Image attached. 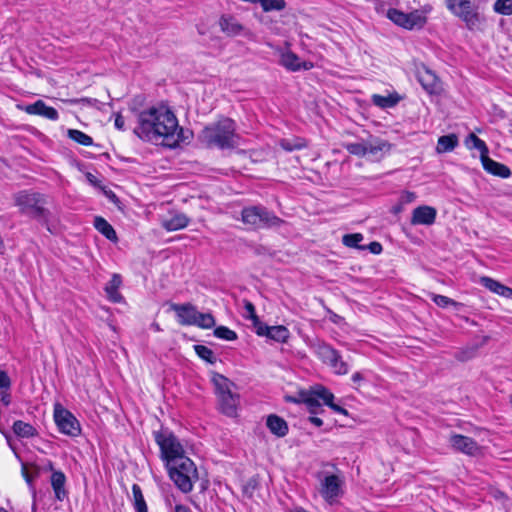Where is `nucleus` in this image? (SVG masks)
I'll use <instances>...</instances> for the list:
<instances>
[{"mask_svg":"<svg viewBox=\"0 0 512 512\" xmlns=\"http://www.w3.org/2000/svg\"><path fill=\"white\" fill-rule=\"evenodd\" d=\"M183 130L175 114L165 106L150 107L138 114V126L134 133L142 140L157 141L162 138L166 145L174 146L183 140Z\"/></svg>","mask_w":512,"mask_h":512,"instance_id":"f257e3e1","label":"nucleus"},{"mask_svg":"<svg viewBox=\"0 0 512 512\" xmlns=\"http://www.w3.org/2000/svg\"><path fill=\"white\" fill-rule=\"evenodd\" d=\"M199 139L207 148L233 149L238 145L239 140L236 123L230 118H221L206 126L201 131Z\"/></svg>","mask_w":512,"mask_h":512,"instance_id":"f03ea898","label":"nucleus"},{"mask_svg":"<svg viewBox=\"0 0 512 512\" xmlns=\"http://www.w3.org/2000/svg\"><path fill=\"white\" fill-rule=\"evenodd\" d=\"M241 221L253 230L278 228L284 220L263 205H251L241 211Z\"/></svg>","mask_w":512,"mask_h":512,"instance_id":"7ed1b4c3","label":"nucleus"},{"mask_svg":"<svg viewBox=\"0 0 512 512\" xmlns=\"http://www.w3.org/2000/svg\"><path fill=\"white\" fill-rule=\"evenodd\" d=\"M169 476L174 484L183 493L193 489V483L198 479V472L194 462L188 457H180L179 462L166 466Z\"/></svg>","mask_w":512,"mask_h":512,"instance_id":"20e7f679","label":"nucleus"},{"mask_svg":"<svg viewBox=\"0 0 512 512\" xmlns=\"http://www.w3.org/2000/svg\"><path fill=\"white\" fill-rule=\"evenodd\" d=\"M155 441L160 447L161 457L166 466L179 462L184 455V449L178 438L168 430H161L154 433Z\"/></svg>","mask_w":512,"mask_h":512,"instance_id":"39448f33","label":"nucleus"},{"mask_svg":"<svg viewBox=\"0 0 512 512\" xmlns=\"http://www.w3.org/2000/svg\"><path fill=\"white\" fill-rule=\"evenodd\" d=\"M447 8L469 29H474L480 22V14L471 0H446Z\"/></svg>","mask_w":512,"mask_h":512,"instance_id":"423d86ee","label":"nucleus"},{"mask_svg":"<svg viewBox=\"0 0 512 512\" xmlns=\"http://www.w3.org/2000/svg\"><path fill=\"white\" fill-rule=\"evenodd\" d=\"M319 493L330 505L337 502L343 494L344 480L338 474L323 473L319 476Z\"/></svg>","mask_w":512,"mask_h":512,"instance_id":"0eeeda50","label":"nucleus"},{"mask_svg":"<svg viewBox=\"0 0 512 512\" xmlns=\"http://www.w3.org/2000/svg\"><path fill=\"white\" fill-rule=\"evenodd\" d=\"M15 203L22 213L37 218L46 217V209L43 207L42 196L38 193L20 192L15 196Z\"/></svg>","mask_w":512,"mask_h":512,"instance_id":"6e6552de","label":"nucleus"},{"mask_svg":"<svg viewBox=\"0 0 512 512\" xmlns=\"http://www.w3.org/2000/svg\"><path fill=\"white\" fill-rule=\"evenodd\" d=\"M54 420L59 431L63 434L76 437L81 433L79 421L61 404H55L54 406Z\"/></svg>","mask_w":512,"mask_h":512,"instance_id":"1a4fd4ad","label":"nucleus"},{"mask_svg":"<svg viewBox=\"0 0 512 512\" xmlns=\"http://www.w3.org/2000/svg\"><path fill=\"white\" fill-rule=\"evenodd\" d=\"M387 17L396 25L408 30L422 28L427 21V18L419 10L404 13L398 9L390 8L387 11Z\"/></svg>","mask_w":512,"mask_h":512,"instance_id":"9d476101","label":"nucleus"},{"mask_svg":"<svg viewBox=\"0 0 512 512\" xmlns=\"http://www.w3.org/2000/svg\"><path fill=\"white\" fill-rule=\"evenodd\" d=\"M416 77L423 89L429 94H439L442 90L438 76L427 66L420 65L416 70Z\"/></svg>","mask_w":512,"mask_h":512,"instance_id":"9b49d317","label":"nucleus"},{"mask_svg":"<svg viewBox=\"0 0 512 512\" xmlns=\"http://www.w3.org/2000/svg\"><path fill=\"white\" fill-rule=\"evenodd\" d=\"M449 443L454 450L469 456H478L482 453L481 447L475 440L461 434H452Z\"/></svg>","mask_w":512,"mask_h":512,"instance_id":"f8f14e48","label":"nucleus"},{"mask_svg":"<svg viewBox=\"0 0 512 512\" xmlns=\"http://www.w3.org/2000/svg\"><path fill=\"white\" fill-rule=\"evenodd\" d=\"M321 390H328L324 386L318 385L312 388L310 391H301L299 393L300 399H296L294 397H287V401L289 402H303L308 407L311 413H316V410L320 407V401L323 402V395Z\"/></svg>","mask_w":512,"mask_h":512,"instance_id":"ddd939ff","label":"nucleus"},{"mask_svg":"<svg viewBox=\"0 0 512 512\" xmlns=\"http://www.w3.org/2000/svg\"><path fill=\"white\" fill-rule=\"evenodd\" d=\"M171 309L176 313L177 321L180 325H194L196 323L197 309L190 303L171 304Z\"/></svg>","mask_w":512,"mask_h":512,"instance_id":"4468645a","label":"nucleus"},{"mask_svg":"<svg viewBox=\"0 0 512 512\" xmlns=\"http://www.w3.org/2000/svg\"><path fill=\"white\" fill-rule=\"evenodd\" d=\"M255 331L259 336H266L269 339L281 343L286 342L290 336V332L285 326H268L263 322L255 329Z\"/></svg>","mask_w":512,"mask_h":512,"instance_id":"2eb2a0df","label":"nucleus"},{"mask_svg":"<svg viewBox=\"0 0 512 512\" xmlns=\"http://www.w3.org/2000/svg\"><path fill=\"white\" fill-rule=\"evenodd\" d=\"M437 211L431 206H419L413 210L411 223L413 225H432L435 222Z\"/></svg>","mask_w":512,"mask_h":512,"instance_id":"dca6fc26","label":"nucleus"},{"mask_svg":"<svg viewBox=\"0 0 512 512\" xmlns=\"http://www.w3.org/2000/svg\"><path fill=\"white\" fill-rule=\"evenodd\" d=\"M24 111L30 115H39L49 120H57L59 114L57 110L51 106H47L42 100H37L33 104L26 105Z\"/></svg>","mask_w":512,"mask_h":512,"instance_id":"f3484780","label":"nucleus"},{"mask_svg":"<svg viewBox=\"0 0 512 512\" xmlns=\"http://www.w3.org/2000/svg\"><path fill=\"white\" fill-rule=\"evenodd\" d=\"M219 410L228 417L237 415L239 405V395L233 392L218 396Z\"/></svg>","mask_w":512,"mask_h":512,"instance_id":"a211bd4d","label":"nucleus"},{"mask_svg":"<svg viewBox=\"0 0 512 512\" xmlns=\"http://www.w3.org/2000/svg\"><path fill=\"white\" fill-rule=\"evenodd\" d=\"M218 23L221 31L228 37L238 36L244 29L243 25L232 15H222Z\"/></svg>","mask_w":512,"mask_h":512,"instance_id":"6ab92c4d","label":"nucleus"},{"mask_svg":"<svg viewBox=\"0 0 512 512\" xmlns=\"http://www.w3.org/2000/svg\"><path fill=\"white\" fill-rule=\"evenodd\" d=\"M481 163L484 170L494 176H498L504 179L511 176V170L508 166L494 161L493 159L489 158V156L483 157Z\"/></svg>","mask_w":512,"mask_h":512,"instance_id":"aec40b11","label":"nucleus"},{"mask_svg":"<svg viewBox=\"0 0 512 512\" xmlns=\"http://www.w3.org/2000/svg\"><path fill=\"white\" fill-rule=\"evenodd\" d=\"M281 64L285 68H287L288 70H291V71H299L301 69L310 70L311 68H313L312 62H309V61L301 62L300 58L292 52H287L282 55Z\"/></svg>","mask_w":512,"mask_h":512,"instance_id":"412c9836","label":"nucleus"},{"mask_svg":"<svg viewBox=\"0 0 512 512\" xmlns=\"http://www.w3.org/2000/svg\"><path fill=\"white\" fill-rule=\"evenodd\" d=\"M266 426L272 434L280 438L286 436L289 430L287 422L276 414L267 417Z\"/></svg>","mask_w":512,"mask_h":512,"instance_id":"4be33fe9","label":"nucleus"},{"mask_svg":"<svg viewBox=\"0 0 512 512\" xmlns=\"http://www.w3.org/2000/svg\"><path fill=\"white\" fill-rule=\"evenodd\" d=\"M480 283L489 291L505 298H512V288L487 276L481 277Z\"/></svg>","mask_w":512,"mask_h":512,"instance_id":"5701e85b","label":"nucleus"},{"mask_svg":"<svg viewBox=\"0 0 512 512\" xmlns=\"http://www.w3.org/2000/svg\"><path fill=\"white\" fill-rule=\"evenodd\" d=\"M189 224V218L184 213H176L161 221V226L167 231H177Z\"/></svg>","mask_w":512,"mask_h":512,"instance_id":"b1692460","label":"nucleus"},{"mask_svg":"<svg viewBox=\"0 0 512 512\" xmlns=\"http://www.w3.org/2000/svg\"><path fill=\"white\" fill-rule=\"evenodd\" d=\"M50 482L55 493V498L59 501L64 500V498L67 496V491L65 489V474L62 471H53Z\"/></svg>","mask_w":512,"mask_h":512,"instance_id":"393cba45","label":"nucleus"},{"mask_svg":"<svg viewBox=\"0 0 512 512\" xmlns=\"http://www.w3.org/2000/svg\"><path fill=\"white\" fill-rule=\"evenodd\" d=\"M391 144L385 140L374 138L366 141V153L376 158H380L383 154L389 152Z\"/></svg>","mask_w":512,"mask_h":512,"instance_id":"a878e982","label":"nucleus"},{"mask_svg":"<svg viewBox=\"0 0 512 512\" xmlns=\"http://www.w3.org/2000/svg\"><path fill=\"white\" fill-rule=\"evenodd\" d=\"M121 284H122L121 276L118 274H113L112 278L105 286V292H106L108 298L115 303H118L122 300V296L118 292V289L121 286Z\"/></svg>","mask_w":512,"mask_h":512,"instance_id":"bb28decb","label":"nucleus"},{"mask_svg":"<svg viewBox=\"0 0 512 512\" xmlns=\"http://www.w3.org/2000/svg\"><path fill=\"white\" fill-rule=\"evenodd\" d=\"M212 382L215 386L217 397L232 392L234 384L227 377L219 373H214L212 376Z\"/></svg>","mask_w":512,"mask_h":512,"instance_id":"cd10ccee","label":"nucleus"},{"mask_svg":"<svg viewBox=\"0 0 512 512\" xmlns=\"http://www.w3.org/2000/svg\"><path fill=\"white\" fill-rule=\"evenodd\" d=\"M458 145V137L455 134H449L439 137L436 151L437 153H446L455 149Z\"/></svg>","mask_w":512,"mask_h":512,"instance_id":"c85d7f7f","label":"nucleus"},{"mask_svg":"<svg viewBox=\"0 0 512 512\" xmlns=\"http://www.w3.org/2000/svg\"><path fill=\"white\" fill-rule=\"evenodd\" d=\"M95 228L104 235L108 240L116 241L117 234L114 228L102 217H95L94 219Z\"/></svg>","mask_w":512,"mask_h":512,"instance_id":"c756f323","label":"nucleus"},{"mask_svg":"<svg viewBox=\"0 0 512 512\" xmlns=\"http://www.w3.org/2000/svg\"><path fill=\"white\" fill-rule=\"evenodd\" d=\"M314 352L323 363L327 364L338 351L329 344L321 342L314 345Z\"/></svg>","mask_w":512,"mask_h":512,"instance_id":"7c9ffc66","label":"nucleus"},{"mask_svg":"<svg viewBox=\"0 0 512 512\" xmlns=\"http://www.w3.org/2000/svg\"><path fill=\"white\" fill-rule=\"evenodd\" d=\"M400 96L396 93L390 94L388 96H382L378 94H374L372 96V102L374 105L380 108H391L397 105L400 101Z\"/></svg>","mask_w":512,"mask_h":512,"instance_id":"2f4dec72","label":"nucleus"},{"mask_svg":"<svg viewBox=\"0 0 512 512\" xmlns=\"http://www.w3.org/2000/svg\"><path fill=\"white\" fill-rule=\"evenodd\" d=\"M14 433L22 438H29L36 435V429L29 423L17 420L13 424Z\"/></svg>","mask_w":512,"mask_h":512,"instance_id":"473e14b6","label":"nucleus"},{"mask_svg":"<svg viewBox=\"0 0 512 512\" xmlns=\"http://www.w3.org/2000/svg\"><path fill=\"white\" fill-rule=\"evenodd\" d=\"M327 365L335 374L338 375H345L349 372V366L345 361H343L339 352H337L336 356L332 357V359L328 361Z\"/></svg>","mask_w":512,"mask_h":512,"instance_id":"72a5a7b5","label":"nucleus"},{"mask_svg":"<svg viewBox=\"0 0 512 512\" xmlns=\"http://www.w3.org/2000/svg\"><path fill=\"white\" fill-rule=\"evenodd\" d=\"M467 145L469 148L477 149L480 152V159L483 160V157L488 156V147L486 143L477 137L475 134L471 133L467 138Z\"/></svg>","mask_w":512,"mask_h":512,"instance_id":"f704fd0d","label":"nucleus"},{"mask_svg":"<svg viewBox=\"0 0 512 512\" xmlns=\"http://www.w3.org/2000/svg\"><path fill=\"white\" fill-rule=\"evenodd\" d=\"M132 494H133L135 511L136 512H148L146 501L144 499L142 490L138 484H133Z\"/></svg>","mask_w":512,"mask_h":512,"instance_id":"c9c22d12","label":"nucleus"},{"mask_svg":"<svg viewBox=\"0 0 512 512\" xmlns=\"http://www.w3.org/2000/svg\"><path fill=\"white\" fill-rule=\"evenodd\" d=\"M363 240V235L361 233H352L345 234L342 237V243L349 248H355L359 250H366L365 245H360V242Z\"/></svg>","mask_w":512,"mask_h":512,"instance_id":"e433bc0d","label":"nucleus"},{"mask_svg":"<svg viewBox=\"0 0 512 512\" xmlns=\"http://www.w3.org/2000/svg\"><path fill=\"white\" fill-rule=\"evenodd\" d=\"M68 136L70 139L74 140L75 142L83 146H90L93 144V139L89 135L85 134L80 130L69 129Z\"/></svg>","mask_w":512,"mask_h":512,"instance_id":"4c0bfd02","label":"nucleus"},{"mask_svg":"<svg viewBox=\"0 0 512 512\" xmlns=\"http://www.w3.org/2000/svg\"><path fill=\"white\" fill-rule=\"evenodd\" d=\"M257 3L261 5L265 12L281 11L286 7L285 0H258Z\"/></svg>","mask_w":512,"mask_h":512,"instance_id":"58836bf2","label":"nucleus"},{"mask_svg":"<svg viewBox=\"0 0 512 512\" xmlns=\"http://www.w3.org/2000/svg\"><path fill=\"white\" fill-rule=\"evenodd\" d=\"M194 350H195L196 354L201 359H203L204 361H206L210 364H214L217 361V358H216L214 352L207 346L195 345Z\"/></svg>","mask_w":512,"mask_h":512,"instance_id":"ea45409f","label":"nucleus"},{"mask_svg":"<svg viewBox=\"0 0 512 512\" xmlns=\"http://www.w3.org/2000/svg\"><path fill=\"white\" fill-rule=\"evenodd\" d=\"M195 326L203 329H210L215 325V319L210 313H197Z\"/></svg>","mask_w":512,"mask_h":512,"instance_id":"a19ab883","label":"nucleus"},{"mask_svg":"<svg viewBox=\"0 0 512 512\" xmlns=\"http://www.w3.org/2000/svg\"><path fill=\"white\" fill-rule=\"evenodd\" d=\"M321 391L323 393V395H321V396L325 397V398H323V403L325 405L329 406L333 411H335L337 413L344 414V415L348 414V412L345 408H343L333 402L334 395L329 390H321Z\"/></svg>","mask_w":512,"mask_h":512,"instance_id":"79ce46f5","label":"nucleus"},{"mask_svg":"<svg viewBox=\"0 0 512 512\" xmlns=\"http://www.w3.org/2000/svg\"><path fill=\"white\" fill-rule=\"evenodd\" d=\"M214 335L219 339L227 341H233L237 339L236 332L229 329L226 326H218L217 328H215Z\"/></svg>","mask_w":512,"mask_h":512,"instance_id":"37998d69","label":"nucleus"},{"mask_svg":"<svg viewBox=\"0 0 512 512\" xmlns=\"http://www.w3.org/2000/svg\"><path fill=\"white\" fill-rule=\"evenodd\" d=\"M346 150L355 156L363 157L366 153V142L361 143H348L345 145Z\"/></svg>","mask_w":512,"mask_h":512,"instance_id":"c03bdc74","label":"nucleus"},{"mask_svg":"<svg viewBox=\"0 0 512 512\" xmlns=\"http://www.w3.org/2000/svg\"><path fill=\"white\" fill-rule=\"evenodd\" d=\"M495 12L502 15L512 14V0H497L494 3Z\"/></svg>","mask_w":512,"mask_h":512,"instance_id":"a18cd8bd","label":"nucleus"},{"mask_svg":"<svg viewBox=\"0 0 512 512\" xmlns=\"http://www.w3.org/2000/svg\"><path fill=\"white\" fill-rule=\"evenodd\" d=\"M244 308L247 312L246 317L252 321V324L256 329L262 323V321L257 316L254 305L250 301H245Z\"/></svg>","mask_w":512,"mask_h":512,"instance_id":"49530a36","label":"nucleus"},{"mask_svg":"<svg viewBox=\"0 0 512 512\" xmlns=\"http://www.w3.org/2000/svg\"><path fill=\"white\" fill-rule=\"evenodd\" d=\"M433 301L434 303L439 306V307H442V308H445L449 305H454L456 306L458 303L456 301H454L453 299L447 297V296H444V295H433Z\"/></svg>","mask_w":512,"mask_h":512,"instance_id":"de8ad7c7","label":"nucleus"},{"mask_svg":"<svg viewBox=\"0 0 512 512\" xmlns=\"http://www.w3.org/2000/svg\"><path fill=\"white\" fill-rule=\"evenodd\" d=\"M280 145L286 151H293V150L301 149L302 147L305 146V144L300 140H298L295 143H292L288 139L281 140Z\"/></svg>","mask_w":512,"mask_h":512,"instance_id":"09e8293b","label":"nucleus"},{"mask_svg":"<svg viewBox=\"0 0 512 512\" xmlns=\"http://www.w3.org/2000/svg\"><path fill=\"white\" fill-rule=\"evenodd\" d=\"M11 388V379L7 372L0 369V390L8 391Z\"/></svg>","mask_w":512,"mask_h":512,"instance_id":"8fccbe9b","label":"nucleus"},{"mask_svg":"<svg viewBox=\"0 0 512 512\" xmlns=\"http://www.w3.org/2000/svg\"><path fill=\"white\" fill-rule=\"evenodd\" d=\"M372 254H380L382 252V245L379 242L373 241L369 245L366 246Z\"/></svg>","mask_w":512,"mask_h":512,"instance_id":"3c124183","label":"nucleus"},{"mask_svg":"<svg viewBox=\"0 0 512 512\" xmlns=\"http://www.w3.org/2000/svg\"><path fill=\"white\" fill-rule=\"evenodd\" d=\"M114 124L118 130H124L125 122H124V118L120 114L116 115Z\"/></svg>","mask_w":512,"mask_h":512,"instance_id":"603ef678","label":"nucleus"},{"mask_svg":"<svg viewBox=\"0 0 512 512\" xmlns=\"http://www.w3.org/2000/svg\"><path fill=\"white\" fill-rule=\"evenodd\" d=\"M1 402L5 406H8L10 404V402H11L10 394L7 393V391H5V390H2Z\"/></svg>","mask_w":512,"mask_h":512,"instance_id":"864d4df0","label":"nucleus"},{"mask_svg":"<svg viewBox=\"0 0 512 512\" xmlns=\"http://www.w3.org/2000/svg\"><path fill=\"white\" fill-rule=\"evenodd\" d=\"M105 195L111 202H113V203L119 202L117 195L113 191H111V190L105 191Z\"/></svg>","mask_w":512,"mask_h":512,"instance_id":"5fc2aeb1","label":"nucleus"},{"mask_svg":"<svg viewBox=\"0 0 512 512\" xmlns=\"http://www.w3.org/2000/svg\"><path fill=\"white\" fill-rule=\"evenodd\" d=\"M309 421H310L313 425H315L316 427H320V426H322V424H323L322 419H321V418H319V417H316V416H311V417H309Z\"/></svg>","mask_w":512,"mask_h":512,"instance_id":"6e6d98bb","label":"nucleus"},{"mask_svg":"<svg viewBox=\"0 0 512 512\" xmlns=\"http://www.w3.org/2000/svg\"><path fill=\"white\" fill-rule=\"evenodd\" d=\"M22 474L26 480V482L31 485L32 484V481H33V477L28 473V471L26 470V467L23 466V469H22Z\"/></svg>","mask_w":512,"mask_h":512,"instance_id":"4d7b16f0","label":"nucleus"},{"mask_svg":"<svg viewBox=\"0 0 512 512\" xmlns=\"http://www.w3.org/2000/svg\"><path fill=\"white\" fill-rule=\"evenodd\" d=\"M175 512H192L191 509L186 506V505H182V504H177L175 506Z\"/></svg>","mask_w":512,"mask_h":512,"instance_id":"13d9d810","label":"nucleus"},{"mask_svg":"<svg viewBox=\"0 0 512 512\" xmlns=\"http://www.w3.org/2000/svg\"><path fill=\"white\" fill-rule=\"evenodd\" d=\"M363 379H364L363 375L360 372H356L352 375V381L354 383H358V382L362 381Z\"/></svg>","mask_w":512,"mask_h":512,"instance_id":"bf43d9fd","label":"nucleus"},{"mask_svg":"<svg viewBox=\"0 0 512 512\" xmlns=\"http://www.w3.org/2000/svg\"><path fill=\"white\" fill-rule=\"evenodd\" d=\"M492 494L495 499L501 500L504 498V493L499 490L493 491Z\"/></svg>","mask_w":512,"mask_h":512,"instance_id":"052dcab7","label":"nucleus"},{"mask_svg":"<svg viewBox=\"0 0 512 512\" xmlns=\"http://www.w3.org/2000/svg\"><path fill=\"white\" fill-rule=\"evenodd\" d=\"M87 179H88V181H89L91 184H93V185H97V182H98V181H97L96 177H95L93 174L88 173V174H87Z\"/></svg>","mask_w":512,"mask_h":512,"instance_id":"680f3d73","label":"nucleus"},{"mask_svg":"<svg viewBox=\"0 0 512 512\" xmlns=\"http://www.w3.org/2000/svg\"><path fill=\"white\" fill-rule=\"evenodd\" d=\"M293 512H308L303 508H296Z\"/></svg>","mask_w":512,"mask_h":512,"instance_id":"e2e57ef3","label":"nucleus"},{"mask_svg":"<svg viewBox=\"0 0 512 512\" xmlns=\"http://www.w3.org/2000/svg\"><path fill=\"white\" fill-rule=\"evenodd\" d=\"M48 469L51 470L52 472L54 471L52 462H49Z\"/></svg>","mask_w":512,"mask_h":512,"instance_id":"0e129e2a","label":"nucleus"},{"mask_svg":"<svg viewBox=\"0 0 512 512\" xmlns=\"http://www.w3.org/2000/svg\"><path fill=\"white\" fill-rule=\"evenodd\" d=\"M0 512H8V511H7L6 509H4V508H2V507H1V508H0Z\"/></svg>","mask_w":512,"mask_h":512,"instance_id":"69168bd1","label":"nucleus"},{"mask_svg":"<svg viewBox=\"0 0 512 512\" xmlns=\"http://www.w3.org/2000/svg\"><path fill=\"white\" fill-rule=\"evenodd\" d=\"M32 509H33V511H35V509H36L35 503L33 504Z\"/></svg>","mask_w":512,"mask_h":512,"instance_id":"338daca9","label":"nucleus"}]
</instances>
